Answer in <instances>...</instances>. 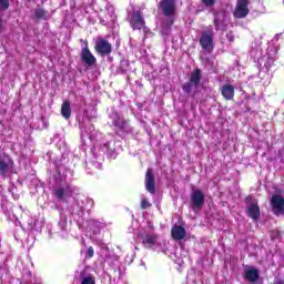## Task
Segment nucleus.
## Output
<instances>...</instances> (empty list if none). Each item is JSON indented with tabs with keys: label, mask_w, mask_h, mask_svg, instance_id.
I'll use <instances>...</instances> for the list:
<instances>
[{
	"label": "nucleus",
	"mask_w": 284,
	"mask_h": 284,
	"mask_svg": "<svg viewBox=\"0 0 284 284\" xmlns=\"http://www.w3.org/2000/svg\"><path fill=\"white\" fill-rule=\"evenodd\" d=\"M140 239L146 250H163V245H165V241L159 239V235L154 233H141Z\"/></svg>",
	"instance_id": "obj_1"
},
{
	"label": "nucleus",
	"mask_w": 284,
	"mask_h": 284,
	"mask_svg": "<svg viewBox=\"0 0 284 284\" xmlns=\"http://www.w3.org/2000/svg\"><path fill=\"white\" fill-rule=\"evenodd\" d=\"M200 44L206 52H212V50H214V30L212 28L202 32Z\"/></svg>",
	"instance_id": "obj_2"
},
{
	"label": "nucleus",
	"mask_w": 284,
	"mask_h": 284,
	"mask_svg": "<svg viewBox=\"0 0 284 284\" xmlns=\"http://www.w3.org/2000/svg\"><path fill=\"white\" fill-rule=\"evenodd\" d=\"M205 205V194L200 189H195L191 193V207L192 210H201Z\"/></svg>",
	"instance_id": "obj_3"
},
{
	"label": "nucleus",
	"mask_w": 284,
	"mask_h": 284,
	"mask_svg": "<svg viewBox=\"0 0 284 284\" xmlns=\"http://www.w3.org/2000/svg\"><path fill=\"white\" fill-rule=\"evenodd\" d=\"M14 170V162L10 156L4 155L0 159V176H10Z\"/></svg>",
	"instance_id": "obj_4"
},
{
	"label": "nucleus",
	"mask_w": 284,
	"mask_h": 284,
	"mask_svg": "<svg viewBox=\"0 0 284 284\" xmlns=\"http://www.w3.org/2000/svg\"><path fill=\"white\" fill-rule=\"evenodd\" d=\"M247 0H237L234 17L235 19H245L246 14H250V9L247 8Z\"/></svg>",
	"instance_id": "obj_5"
},
{
	"label": "nucleus",
	"mask_w": 284,
	"mask_h": 284,
	"mask_svg": "<svg viewBox=\"0 0 284 284\" xmlns=\"http://www.w3.org/2000/svg\"><path fill=\"white\" fill-rule=\"evenodd\" d=\"M271 205L273 207L274 214L281 216L284 214V199L281 195H273L271 199Z\"/></svg>",
	"instance_id": "obj_6"
},
{
	"label": "nucleus",
	"mask_w": 284,
	"mask_h": 284,
	"mask_svg": "<svg viewBox=\"0 0 284 284\" xmlns=\"http://www.w3.org/2000/svg\"><path fill=\"white\" fill-rule=\"evenodd\" d=\"M160 8L165 17H172L176 12V2L174 0H162Z\"/></svg>",
	"instance_id": "obj_7"
},
{
	"label": "nucleus",
	"mask_w": 284,
	"mask_h": 284,
	"mask_svg": "<svg viewBox=\"0 0 284 284\" xmlns=\"http://www.w3.org/2000/svg\"><path fill=\"white\" fill-rule=\"evenodd\" d=\"M81 59L84 63H87V65H94L97 63V58L92 55V52H90V49L88 48V41H84Z\"/></svg>",
	"instance_id": "obj_8"
},
{
	"label": "nucleus",
	"mask_w": 284,
	"mask_h": 284,
	"mask_svg": "<svg viewBox=\"0 0 284 284\" xmlns=\"http://www.w3.org/2000/svg\"><path fill=\"white\" fill-rule=\"evenodd\" d=\"M97 136V132H94V125L91 123H88L85 126L81 128V139L82 141H85L89 139V141H94V138Z\"/></svg>",
	"instance_id": "obj_9"
},
{
	"label": "nucleus",
	"mask_w": 284,
	"mask_h": 284,
	"mask_svg": "<svg viewBox=\"0 0 284 284\" xmlns=\"http://www.w3.org/2000/svg\"><path fill=\"white\" fill-rule=\"evenodd\" d=\"M145 26V20L143 19V16H141L140 12H133L131 17V27L133 30H141Z\"/></svg>",
	"instance_id": "obj_10"
},
{
	"label": "nucleus",
	"mask_w": 284,
	"mask_h": 284,
	"mask_svg": "<svg viewBox=\"0 0 284 284\" xmlns=\"http://www.w3.org/2000/svg\"><path fill=\"white\" fill-rule=\"evenodd\" d=\"M214 23L216 30H225V28H227V16H225V12H217L215 14Z\"/></svg>",
	"instance_id": "obj_11"
},
{
	"label": "nucleus",
	"mask_w": 284,
	"mask_h": 284,
	"mask_svg": "<svg viewBox=\"0 0 284 284\" xmlns=\"http://www.w3.org/2000/svg\"><path fill=\"white\" fill-rule=\"evenodd\" d=\"M55 196L60 201H68L72 196V187L70 185H64L55 190Z\"/></svg>",
	"instance_id": "obj_12"
},
{
	"label": "nucleus",
	"mask_w": 284,
	"mask_h": 284,
	"mask_svg": "<svg viewBox=\"0 0 284 284\" xmlns=\"http://www.w3.org/2000/svg\"><path fill=\"white\" fill-rule=\"evenodd\" d=\"M95 50L99 54H110L112 52V44L105 40H100L95 43Z\"/></svg>",
	"instance_id": "obj_13"
},
{
	"label": "nucleus",
	"mask_w": 284,
	"mask_h": 284,
	"mask_svg": "<svg viewBox=\"0 0 284 284\" xmlns=\"http://www.w3.org/2000/svg\"><path fill=\"white\" fill-rule=\"evenodd\" d=\"M145 187L150 192V194H154L155 186H154V173L152 169H148L145 174Z\"/></svg>",
	"instance_id": "obj_14"
},
{
	"label": "nucleus",
	"mask_w": 284,
	"mask_h": 284,
	"mask_svg": "<svg viewBox=\"0 0 284 284\" xmlns=\"http://www.w3.org/2000/svg\"><path fill=\"white\" fill-rule=\"evenodd\" d=\"M244 278L250 281V283H255L258 281V270L256 267H248L244 271Z\"/></svg>",
	"instance_id": "obj_15"
},
{
	"label": "nucleus",
	"mask_w": 284,
	"mask_h": 284,
	"mask_svg": "<svg viewBox=\"0 0 284 284\" xmlns=\"http://www.w3.org/2000/svg\"><path fill=\"white\" fill-rule=\"evenodd\" d=\"M247 214L250 216V219H252L253 221H258V219L261 217V209L258 207V204L253 203L247 207Z\"/></svg>",
	"instance_id": "obj_16"
},
{
	"label": "nucleus",
	"mask_w": 284,
	"mask_h": 284,
	"mask_svg": "<svg viewBox=\"0 0 284 284\" xmlns=\"http://www.w3.org/2000/svg\"><path fill=\"white\" fill-rule=\"evenodd\" d=\"M172 237L175 241H182V239H185V229L183 226L174 225L171 231Z\"/></svg>",
	"instance_id": "obj_17"
},
{
	"label": "nucleus",
	"mask_w": 284,
	"mask_h": 284,
	"mask_svg": "<svg viewBox=\"0 0 284 284\" xmlns=\"http://www.w3.org/2000/svg\"><path fill=\"white\" fill-rule=\"evenodd\" d=\"M221 92L227 101H232L234 99V85L225 84L222 87Z\"/></svg>",
	"instance_id": "obj_18"
},
{
	"label": "nucleus",
	"mask_w": 284,
	"mask_h": 284,
	"mask_svg": "<svg viewBox=\"0 0 284 284\" xmlns=\"http://www.w3.org/2000/svg\"><path fill=\"white\" fill-rule=\"evenodd\" d=\"M61 114L63 119H70L72 116V109L70 108V102L64 101L61 106Z\"/></svg>",
	"instance_id": "obj_19"
},
{
	"label": "nucleus",
	"mask_w": 284,
	"mask_h": 284,
	"mask_svg": "<svg viewBox=\"0 0 284 284\" xmlns=\"http://www.w3.org/2000/svg\"><path fill=\"white\" fill-rule=\"evenodd\" d=\"M190 82L193 83L194 88H199V83H201L200 69H196L193 73H191Z\"/></svg>",
	"instance_id": "obj_20"
},
{
	"label": "nucleus",
	"mask_w": 284,
	"mask_h": 284,
	"mask_svg": "<svg viewBox=\"0 0 284 284\" xmlns=\"http://www.w3.org/2000/svg\"><path fill=\"white\" fill-rule=\"evenodd\" d=\"M22 209L20 207H14L12 212L9 214L10 221H13L16 225H21V222H19V217L17 214H21Z\"/></svg>",
	"instance_id": "obj_21"
},
{
	"label": "nucleus",
	"mask_w": 284,
	"mask_h": 284,
	"mask_svg": "<svg viewBox=\"0 0 284 284\" xmlns=\"http://www.w3.org/2000/svg\"><path fill=\"white\" fill-rule=\"evenodd\" d=\"M113 125H115V128H119L120 130H123V128H125V120H123V118L119 116V114L114 113L113 114Z\"/></svg>",
	"instance_id": "obj_22"
},
{
	"label": "nucleus",
	"mask_w": 284,
	"mask_h": 284,
	"mask_svg": "<svg viewBox=\"0 0 284 284\" xmlns=\"http://www.w3.org/2000/svg\"><path fill=\"white\" fill-rule=\"evenodd\" d=\"M88 230H91L92 232H94V234H97V232L101 230V222H98L95 220H90L88 222Z\"/></svg>",
	"instance_id": "obj_23"
},
{
	"label": "nucleus",
	"mask_w": 284,
	"mask_h": 284,
	"mask_svg": "<svg viewBox=\"0 0 284 284\" xmlns=\"http://www.w3.org/2000/svg\"><path fill=\"white\" fill-rule=\"evenodd\" d=\"M80 284H97L94 275H81Z\"/></svg>",
	"instance_id": "obj_24"
},
{
	"label": "nucleus",
	"mask_w": 284,
	"mask_h": 284,
	"mask_svg": "<svg viewBox=\"0 0 284 284\" xmlns=\"http://www.w3.org/2000/svg\"><path fill=\"white\" fill-rule=\"evenodd\" d=\"M88 205H92V200L84 199V201H81V204H78V207H80V212H85V210H89Z\"/></svg>",
	"instance_id": "obj_25"
},
{
	"label": "nucleus",
	"mask_w": 284,
	"mask_h": 284,
	"mask_svg": "<svg viewBox=\"0 0 284 284\" xmlns=\"http://www.w3.org/2000/svg\"><path fill=\"white\" fill-rule=\"evenodd\" d=\"M182 90H183L186 94H190V92H192V90H196V88H194V83H192V82H186L185 84H183Z\"/></svg>",
	"instance_id": "obj_26"
},
{
	"label": "nucleus",
	"mask_w": 284,
	"mask_h": 284,
	"mask_svg": "<svg viewBox=\"0 0 284 284\" xmlns=\"http://www.w3.org/2000/svg\"><path fill=\"white\" fill-rule=\"evenodd\" d=\"M36 17L37 19H48V13L43 9H37Z\"/></svg>",
	"instance_id": "obj_27"
},
{
	"label": "nucleus",
	"mask_w": 284,
	"mask_h": 284,
	"mask_svg": "<svg viewBox=\"0 0 284 284\" xmlns=\"http://www.w3.org/2000/svg\"><path fill=\"white\" fill-rule=\"evenodd\" d=\"M27 227L28 230H34L36 225H37V220L32 219V217H28L27 221Z\"/></svg>",
	"instance_id": "obj_28"
},
{
	"label": "nucleus",
	"mask_w": 284,
	"mask_h": 284,
	"mask_svg": "<svg viewBox=\"0 0 284 284\" xmlns=\"http://www.w3.org/2000/svg\"><path fill=\"white\" fill-rule=\"evenodd\" d=\"M10 8V1L9 0H0V10H8Z\"/></svg>",
	"instance_id": "obj_29"
},
{
	"label": "nucleus",
	"mask_w": 284,
	"mask_h": 284,
	"mask_svg": "<svg viewBox=\"0 0 284 284\" xmlns=\"http://www.w3.org/2000/svg\"><path fill=\"white\" fill-rule=\"evenodd\" d=\"M150 206H151L150 201H148V199L143 197L142 202H141L142 210H148V207H150Z\"/></svg>",
	"instance_id": "obj_30"
},
{
	"label": "nucleus",
	"mask_w": 284,
	"mask_h": 284,
	"mask_svg": "<svg viewBox=\"0 0 284 284\" xmlns=\"http://www.w3.org/2000/svg\"><path fill=\"white\" fill-rule=\"evenodd\" d=\"M202 3L206 6V8H212L216 3V0H202Z\"/></svg>",
	"instance_id": "obj_31"
},
{
	"label": "nucleus",
	"mask_w": 284,
	"mask_h": 284,
	"mask_svg": "<svg viewBox=\"0 0 284 284\" xmlns=\"http://www.w3.org/2000/svg\"><path fill=\"white\" fill-rule=\"evenodd\" d=\"M87 256H89V258H92V256H94V248L92 246L88 248Z\"/></svg>",
	"instance_id": "obj_32"
},
{
	"label": "nucleus",
	"mask_w": 284,
	"mask_h": 284,
	"mask_svg": "<svg viewBox=\"0 0 284 284\" xmlns=\"http://www.w3.org/2000/svg\"><path fill=\"white\" fill-rule=\"evenodd\" d=\"M109 145L110 143L104 144L103 152H110Z\"/></svg>",
	"instance_id": "obj_33"
},
{
	"label": "nucleus",
	"mask_w": 284,
	"mask_h": 284,
	"mask_svg": "<svg viewBox=\"0 0 284 284\" xmlns=\"http://www.w3.org/2000/svg\"><path fill=\"white\" fill-rule=\"evenodd\" d=\"M229 41H234V36H227Z\"/></svg>",
	"instance_id": "obj_34"
},
{
	"label": "nucleus",
	"mask_w": 284,
	"mask_h": 284,
	"mask_svg": "<svg viewBox=\"0 0 284 284\" xmlns=\"http://www.w3.org/2000/svg\"><path fill=\"white\" fill-rule=\"evenodd\" d=\"M275 284H284V282L282 280H276Z\"/></svg>",
	"instance_id": "obj_35"
},
{
	"label": "nucleus",
	"mask_w": 284,
	"mask_h": 284,
	"mask_svg": "<svg viewBox=\"0 0 284 284\" xmlns=\"http://www.w3.org/2000/svg\"><path fill=\"white\" fill-rule=\"evenodd\" d=\"M64 224H65V222H63V221L60 222V225H64Z\"/></svg>",
	"instance_id": "obj_36"
},
{
	"label": "nucleus",
	"mask_w": 284,
	"mask_h": 284,
	"mask_svg": "<svg viewBox=\"0 0 284 284\" xmlns=\"http://www.w3.org/2000/svg\"><path fill=\"white\" fill-rule=\"evenodd\" d=\"M0 28H1V20H0Z\"/></svg>",
	"instance_id": "obj_37"
}]
</instances>
